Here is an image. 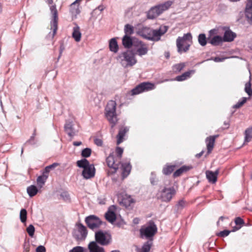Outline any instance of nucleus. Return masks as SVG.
I'll return each instance as SVG.
<instances>
[{"label":"nucleus","mask_w":252,"mask_h":252,"mask_svg":"<svg viewBox=\"0 0 252 252\" xmlns=\"http://www.w3.org/2000/svg\"><path fill=\"white\" fill-rule=\"evenodd\" d=\"M168 30V27L166 26H161L158 29L153 30L152 29L151 36L154 39H159L160 36L164 34Z\"/></svg>","instance_id":"obj_15"},{"label":"nucleus","mask_w":252,"mask_h":252,"mask_svg":"<svg viewBox=\"0 0 252 252\" xmlns=\"http://www.w3.org/2000/svg\"><path fill=\"white\" fill-rule=\"evenodd\" d=\"M236 34L230 30L226 31L222 37L223 41L224 42L232 41L236 37Z\"/></svg>","instance_id":"obj_25"},{"label":"nucleus","mask_w":252,"mask_h":252,"mask_svg":"<svg viewBox=\"0 0 252 252\" xmlns=\"http://www.w3.org/2000/svg\"><path fill=\"white\" fill-rule=\"evenodd\" d=\"M85 222L88 227L92 230L99 228L103 223L100 219L95 215H90L87 217L85 218Z\"/></svg>","instance_id":"obj_7"},{"label":"nucleus","mask_w":252,"mask_h":252,"mask_svg":"<svg viewBox=\"0 0 252 252\" xmlns=\"http://www.w3.org/2000/svg\"><path fill=\"white\" fill-rule=\"evenodd\" d=\"M218 174L219 170H217L215 172L210 170H207L206 172L207 179L209 182L212 183H215L217 182Z\"/></svg>","instance_id":"obj_23"},{"label":"nucleus","mask_w":252,"mask_h":252,"mask_svg":"<svg viewBox=\"0 0 252 252\" xmlns=\"http://www.w3.org/2000/svg\"><path fill=\"white\" fill-rule=\"evenodd\" d=\"M20 218L21 222H25L27 218V212L25 209H22L20 213Z\"/></svg>","instance_id":"obj_45"},{"label":"nucleus","mask_w":252,"mask_h":252,"mask_svg":"<svg viewBox=\"0 0 252 252\" xmlns=\"http://www.w3.org/2000/svg\"><path fill=\"white\" fill-rule=\"evenodd\" d=\"M95 9H98L100 11H102L104 9V7L103 5H99Z\"/></svg>","instance_id":"obj_64"},{"label":"nucleus","mask_w":252,"mask_h":252,"mask_svg":"<svg viewBox=\"0 0 252 252\" xmlns=\"http://www.w3.org/2000/svg\"><path fill=\"white\" fill-rule=\"evenodd\" d=\"M219 136V135H215L213 136H210L209 137H207L206 139V142L207 143V153L208 154H210L214 146V143L215 142V140L216 138Z\"/></svg>","instance_id":"obj_18"},{"label":"nucleus","mask_w":252,"mask_h":252,"mask_svg":"<svg viewBox=\"0 0 252 252\" xmlns=\"http://www.w3.org/2000/svg\"><path fill=\"white\" fill-rule=\"evenodd\" d=\"M27 191L29 195L32 197L37 194L38 189L35 186L31 185L27 188Z\"/></svg>","instance_id":"obj_35"},{"label":"nucleus","mask_w":252,"mask_h":252,"mask_svg":"<svg viewBox=\"0 0 252 252\" xmlns=\"http://www.w3.org/2000/svg\"><path fill=\"white\" fill-rule=\"evenodd\" d=\"M203 153H204V151H201V152H200L199 153L197 154L196 155V156H196V158H200V157L202 156V155L203 154Z\"/></svg>","instance_id":"obj_62"},{"label":"nucleus","mask_w":252,"mask_h":252,"mask_svg":"<svg viewBox=\"0 0 252 252\" xmlns=\"http://www.w3.org/2000/svg\"><path fill=\"white\" fill-rule=\"evenodd\" d=\"M36 252H46V249L43 246H39L36 249Z\"/></svg>","instance_id":"obj_58"},{"label":"nucleus","mask_w":252,"mask_h":252,"mask_svg":"<svg viewBox=\"0 0 252 252\" xmlns=\"http://www.w3.org/2000/svg\"><path fill=\"white\" fill-rule=\"evenodd\" d=\"M61 196L63 198V199L64 200H68L69 199V194L66 191L63 192L61 194Z\"/></svg>","instance_id":"obj_56"},{"label":"nucleus","mask_w":252,"mask_h":252,"mask_svg":"<svg viewBox=\"0 0 252 252\" xmlns=\"http://www.w3.org/2000/svg\"><path fill=\"white\" fill-rule=\"evenodd\" d=\"M251 79V76H250L249 81L245 84L244 89L245 92L249 95L250 97L252 96Z\"/></svg>","instance_id":"obj_37"},{"label":"nucleus","mask_w":252,"mask_h":252,"mask_svg":"<svg viewBox=\"0 0 252 252\" xmlns=\"http://www.w3.org/2000/svg\"><path fill=\"white\" fill-rule=\"evenodd\" d=\"M191 72H193L192 70L185 72L184 73H183L182 75L177 76L174 79V80H176L177 81H184L190 77V74Z\"/></svg>","instance_id":"obj_34"},{"label":"nucleus","mask_w":252,"mask_h":252,"mask_svg":"<svg viewBox=\"0 0 252 252\" xmlns=\"http://www.w3.org/2000/svg\"><path fill=\"white\" fill-rule=\"evenodd\" d=\"M82 144V142L81 141H74L73 142V145L75 146H79Z\"/></svg>","instance_id":"obj_61"},{"label":"nucleus","mask_w":252,"mask_h":252,"mask_svg":"<svg viewBox=\"0 0 252 252\" xmlns=\"http://www.w3.org/2000/svg\"><path fill=\"white\" fill-rule=\"evenodd\" d=\"M89 252H105L104 248L99 246L95 242H91L88 246Z\"/></svg>","instance_id":"obj_21"},{"label":"nucleus","mask_w":252,"mask_h":252,"mask_svg":"<svg viewBox=\"0 0 252 252\" xmlns=\"http://www.w3.org/2000/svg\"><path fill=\"white\" fill-rule=\"evenodd\" d=\"M106 161L109 167L110 168L111 171H108V173H115L117 170L119 168L120 162H116L114 159V156L113 153L110 154L109 156L106 158Z\"/></svg>","instance_id":"obj_11"},{"label":"nucleus","mask_w":252,"mask_h":252,"mask_svg":"<svg viewBox=\"0 0 252 252\" xmlns=\"http://www.w3.org/2000/svg\"><path fill=\"white\" fill-rule=\"evenodd\" d=\"M51 13L53 15V20L51 22V29H53V35H54L58 29V11L55 5H52L50 8Z\"/></svg>","instance_id":"obj_13"},{"label":"nucleus","mask_w":252,"mask_h":252,"mask_svg":"<svg viewBox=\"0 0 252 252\" xmlns=\"http://www.w3.org/2000/svg\"><path fill=\"white\" fill-rule=\"evenodd\" d=\"M64 129L67 134L71 138L76 135L78 132V131L74 128L72 122L66 121Z\"/></svg>","instance_id":"obj_16"},{"label":"nucleus","mask_w":252,"mask_h":252,"mask_svg":"<svg viewBox=\"0 0 252 252\" xmlns=\"http://www.w3.org/2000/svg\"><path fill=\"white\" fill-rule=\"evenodd\" d=\"M152 29L147 27H143L139 28L137 31V34L145 39L154 41H158L159 39H154L151 36Z\"/></svg>","instance_id":"obj_12"},{"label":"nucleus","mask_w":252,"mask_h":252,"mask_svg":"<svg viewBox=\"0 0 252 252\" xmlns=\"http://www.w3.org/2000/svg\"><path fill=\"white\" fill-rule=\"evenodd\" d=\"M94 237L95 241L93 242L101 246H107L112 242L111 235L109 233L106 232H103L102 230H99L96 232L95 233Z\"/></svg>","instance_id":"obj_6"},{"label":"nucleus","mask_w":252,"mask_h":252,"mask_svg":"<svg viewBox=\"0 0 252 252\" xmlns=\"http://www.w3.org/2000/svg\"><path fill=\"white\" fill-rule=\"evenodd\" d=\"M77 165L80 168H82L83 169L87 168L88 166L90 165L91 164L89 163V161L86 158H83L81 160H78L77 161Z\"/></svg>","instance_id":"obj_38"},{"label":"nucleus","mask_w":252,"mask_h":252,"mask_svg":"<svg viewBox=\"0 0 252 252\" xmlns=\"http://www.w3.org/2000/svg\"><path fill=\"white\" fill-rule=\"evenodd\" d=\"M69 252H87L85 249L81 246H76L69 251Z\"/></svg>","instance_id":"obj_51"},{"label":"nucleus","mask_w":252,"mask_h":252,"mask_svg":"<svg viewBox=\"0 0 252 252\" xmlns=\"http://www.w3.org/2000/svg\"><path fill=\"white\" fill-rule=\"evenodd\" d=\"M172 4L173 1L169 0L151 7L147 12V18L149 19H155L163 12L168 9Z\"/></svg>","instance_id":"obj_1"},{"label":"nucleus","mask_w":252,"mask_h":252,"mask_svg":"<svg viewBox=\"0 0 252 252\" xmlns=\"http://www.w3.org/2000/svg\"><path fill=\"white\" fill-rule=\"evenodd\" d=\"M64 49H65L64 46L63 44L62 43L60 44V53H59V56L58 57V60L61 58L62 53Z\"/></svg>","instance_id":"obj_60"},{"label":"nucleus","mask_w":252,"mask_h":252,"mask_svg":"<svg viewBox=\"0 0 252 252\" xmlns=\"http://www.w3.org/2000/svg\"><path fill=\"white\" fill-rule=\"evenodd\" d=\"M94 142L95 144H96L98 146H101L103 144V141L101 139L99 138H95L94 140Z\"/></svg>","instance_id":"obj_59"},{"label":"nucleus","mask_w":252,"mask_h":252,"mask_svg":"<svg viewBox=\"0 0 252 252\" xmlns=\"http://www.w3.org/2000/svg\"><path fill=\"white\" fill-rule=\"evenodd\" d=\"M125 35H130L134 33V28L130 24H126L124 28Z\"/></svg>","instance_id":"obj_41"},{"label":"nucleus","mask_w":252,"mask_h":252,"mask_svg":"<svg viewBox=\"0 0 252 252\" xmlns=\"http://www.w3.org/2000/svg\"><path fill=\"white\" fill-rule=\"evenodd\" d=\"M134 202V200L130 196H126L122 199V203L126 207H129L132 203Z\"/></svg>","instance_id":"obj_36"},{"label":"nucleus","mask_w":252,"mask_h":252,"mask_svg":"<svg viewBox=\"0 0 252 252\" xmlns=\"http://www.w3.org/2000/svg\"><path fill=\"white\" fill-rule=\"evenodd\" d=\"M116 102L114 100H110L105 109V116L110 124L111 127H113L118 122L116 109Z\"/></svg>","instance_id":"obj_2"},{"label":"nucleus","mask_w":252,"mask_h":252,"mask_svg":"<svg viewBox=\"0 0 252 252\" xmlns=\"http://www.w3.org/2000/svg\"><path fill=\"white\" fill-rule=\"evenodd\" d=\"M48 177V175H46L44 173H42V175L39 176L37 178V183L38 186L40 188H42L43 186L45 184L46 181L47 180Z\"/></svg>","instance_id":"obj_33"},{"label":"nucleus","mask_w":252,"mask_h":252,"mask_svg":"<svg viewBox=\"0 0 252 252\" xmlns=\"http://www.w3.org/2000/svg\"><path fill=\"white\" fill-rule=\"evenodd\" d=\"M245 15L248 22L252 24V0H248L245 9Z\"/></svg>","instance_id":"obj_19"},{"label":"nucleus","mask_w":252,"mask_h":252,"mask_svg":"<svg viewBox=\"0 0 252 252\" xmlns=\"http://www.w3.org/2000/svg\"><path fill=\"white\" fill-rule=\"evenodd\" d=\"M209 38L210 37L208 38L209 43H211L213 46H218L223 41L222 37L220 35H216L210 40Z\"/></svg>","instance_id":"obj_30"},{"label":"nucleus","mask_w":252,"mask_h":252,"mask_svg":"<svg viewBox=\"0 0 252 252\" xmlns=\"http://www.w3.org/2000/svg\"><path fill=\"white\" fill-rule=\"evenodd\" d=\"M175 165H169L166 164L162 169V173L165 175H168L174 170Z\"/></svg>","instance_id":"obj_40"},{"label":"nucleus","mask_w":252,"mask_h":252,"mask_svg":"<svg viewBox=\"0 0 252 252\" xmlns=\"http://www.w3.org/2000/svg\"><path fill=\"white\" fill-rule=\"evenodd\" d=\"M153 84L149 82H143L136 86L131 91L132 95L138 94L145 91L152 90L154 88Z\"/></svg>","instance_id":"obj_9"},{"label":"nucleus","mask_w":252,"mask_h":252,"mask_svg":"<svg viewBox=\"0 0 252 252\" xmlns=\"http://www.w3.org/2000/svg\"><path fill=\"white\" fill-rule=\"evenodd\" d=\"M34 231L35 228L32 224H30L27 228V232H28L29 236L31 237H33V236L34 235Z\"/></svg>","instance_id":"obj_49"},{"label":"nucleus","mask_w":252,"mask_h":252,"mask_svg":"<svg viewBox=\"0 0 252 252\" xmlns=\"http://www.w3.org/2000/svg\"><path fill=\"white\" fill-rule=\"evenodd\" d=\"M129 130V128L126 126L122 127L120 128L118 134L117 136V144L119 145L124 141V137L125 134Z\"/></svg>","instance_id":"obj_22"},{"label":"nucleus","mask_w":252,"mask_h":252,"mask_svg":"<svg viewBox=\"0 0 252 252\" xmlns=\"http://www.w3.org/2000/svg\"><path fill=\"white\" fill-rule=\"evenodd\" d=\"M72 36L76 42H79L80 41L81 33L80 32V27L77 24H75V26L73 28Z\"/></svg>","instance_id":"obj_26"},{"label":"nucleus","mask_w":252,"mask_h":252,"mask_svg":"<svg viewBox=\"0 0 252 252\" xmlns=\"http://www.w3.org/2000/svg\"><path fill=\"white\" fill-rule=\"evenodd\" d=\"M58 165H59V163L55 162V163H53V164H52L51 165L47 166L45 168L43 173H44L46 175H48L49 173L50 172V170L51 169L55 168L56 167H57Z\"/></svg>","instance_id":"obj_47"},{"label":"nucleus","mask_w":252,"mask_h":252,"mask_svg":"<svg viewBox=\"0 0 252 252\" xmlns=\"http://www.w3.org/2000/svg\"><path fill=\"white\" fill-rule=\"evenodd\" d=\"M150 182L152 185H156L158 184V179L156 177V174L154 172L151 173L150 177Z\"/></svg>","instance_id":"obj_50"},{"label":"nucleus","mask_w":252,"mask_h":252,"mask_svg":"<svg viewBox=\"0 0 252 252\" xmlns=\"http://www.w3.org/2000/svg\"><path fill=\"white\" fill-rule=\"evenodd\" d=\"M134 46L137 47L136 53L139 56L146 55L148 52L147 45L142 41L137 40L136 43H134Z\"/></svg>","instance_id":"obj_14"},{"label":"nucleus","mask_w":252,"mask_h":252,"mask_svg":"<svg viewBox=\"0 0 252 252\" xmlns=\"http://www.w3.org/2000/svg\"><path fill=\"white\" fill-rule=\"evenodd\" d=\"M91 149L89 148H86L82 151L81 156L85 158L89 157L91 156Z\"/></svg>","instance_id":"obj_46"},{"label":"nucleus","mask_w":252,"mask_h":252,"mask_svg":"<svg viewBox=\"0 0 252 252\" xmlns=\"http://www.w3.org/2000/svg\"><path fill=\"white\" fill-rule=\"evenodd\" d=\"M245 142H249L252 139V126L247 128L245 131Z\"/></svg>","instance_id":"obj_39"},{"label":"nucleus","mask_w":252,"mask_h":252,"mask_svg":"<svg viewBox=\"0 0 252 252\" xmlns=\"http://www.w3.org/2000/svg\"><path fill=\"white\" fill-rule=\"evenodd\" d=\"M198 41L199 44L202 46H204L207 44V38L205 34L200 33L198 36Z\"/></svg>","instance_id":"obj_43"},{"label":"nucleus","mask_w":252,"mask_h":252,"mask_svg":"<svg viewBox=\"0 0 252 252\" xmlns=\"http://www.w3.org/2000/svg\"><path fill=\"white\" fill-rule=\"evenodd\" d=\"M185 205L186 201L183 199H181L178 201L176 207L177 208L178 210H182L185 207Z\"/></svg>","instance_id":"obj_52"},{"label":"nucleus","mask_w":252,"mask_h":252,"mask_svg":"<svg viewBox=\"0 0 252 252\" xmlns=\"http://www.w3.org/2000/svg\"><path fill=\"white\" fill-rule=\"evenodd\" d=\"M88 234V231L86 226L82 223L77 224V229L74 231L73 233V237L77 240H84L86 238Z\"/></svg>","instance_id":"obj_10"},{"label":"nucleus","mask_w":252,"mask_h":252,"mask_svg":"<svg viewBox=\"0 0 252 252\" xmlns=\"http://www.w3.org/2000/svg\"><path fill=\"white\" fill-rule=\"evenodd\" d=\"M235 223L237 225L241 226L245 223L244 220L240 217H236L235 219Z\"/></svg>","instance_id":"obj_55"},{"label":"nucleus","mask_w":252,"mask_h":252,"mask_svg":"<svg viewBox=\"0 0 252 252\" xmlns=\"http://www.w3.org/2000/svg\"><path fill=\"white\" fill-rule=\"evenodd\" d=\"M35 135H36V129H34L32 135L31 136L30 138L28 141H27V142L25 143L24 145H26L27 144H30L31 145L35 144L34 140V137H35Z\"/></svg>","instance_id":"obj_48"},{"label":"nucleus","mask_w":252,"mask_h":252,"mask_svg":"<svg viewBox=\"0 0 252 252\" xmlns=\"http://www.w3.org/2000/svg\"><path fill=\"white\" fill-rule=\"evenodd\" d=\"M82 175L84 178L86 179H89L94 177L95 175V168L94 164H92L83 169Z\"/></svg>","instance_id":"obj_17"},{"label":"nucleus","mask_w":252,"mask_h":252,"mask_svg":"<svg viewBox=\"0 0 252 252\" xmlns=\"http://www.w3.org/2000/svg\"><path fill=\"white\" fill-rule=\"evenodd\" d=\"M225 59V58H220L219 57H216L215 58H212L210 60H213L215 62H221L224 61Z\"/></svg>","instance_id":"obj_57"},{"label":"nucleus","mask_w":252,"mask_h":252,"mask_svg":"<svg viewBox=\"0 0 252 252\" xmlns=\"http://www.w3.org/2000/svg\"><path fill=\"white\" fill-rule=\"evenodd\" d=\"M136 43V41H132V38L130 36L125 35L122 39V43L123 46L127 49H129L132 45L134 46V43Z\"/></svg>","instance_id":"obj_24"},{"label":"nucleus","mask_w":252,"mask_h":252,"mask_svg":"<svg viewBox=\"0 0 252 252\" xmlns=\"http://www.w3.org/2000/svg\"><path fill=\"white\" fill-rule=\"evenodd\" d=\"M110 50L114 53L118 52L119 49L118 45L115 38H112L109 41Z\"/></svg>","instance_id":"obj_32"},{"label":"nucleus","mask_w":252,"mask_h":252,"mask_svg":"<svg viewBox=\"0 0 252 252\" xmlns=\"http://www.w3.org/2000/svg\"><path fill=\"white\" fill-rule=\"evenodd\" d=\"M231 231L228 230H224L223 231H221L219 233L217 234V235L219 236H220L222 237H224L227 236H228L229 233H230Z\"/></svg>","instance_id":"obj_54"},{"label":"nucleus","mask_w":252,"mask_h":252,"mask_svg":"<svg viewBox=\"0 0 252 252\" xmlns=\"http://www.w3.org/2000/svg\"><path fill=\"white\" fill-rule=\"evenodd\" d=\"M81 0H76L74 2L70 4V11L72 14L76 15L80 13V11L79 9V2Z\"/></svg>","instance_id":"obj_28"},{"label":"nucleus","mask_w":252,"mask_h":252,"mask_svg":"<svg viewBox=\"0 0 252 252\" xmlns=\"http://www.w3.org/2000/svg\"><path fill=\"white\" fill-rule=\"evenodd\" d=\"M153 245V239H150L144 243L141 249H138L137 252H150Z\"/></svg>","instance_id":"obj_27"},{"label":"nucleus","mask_w":252,"mask_h":252,"mask_svg":"<svg viewBox=\"0 0 252 252\" xmlns=\"http://www.w3.org/2000/svg\"><path fill=\"white\" fill-rule=\"evenodd\" d=\"M191 168L192 167L191 166L184 165L180 167L179 169H177L175 172H174L173 176L174 178L179 177L183 173L189 171Z\"/></svg>","instance_id":"obj_31"},{"label":"nucleus","mask_w":252,"mask_h":252,"mask_svg":"<svg viewBox=\"0 0 252 252\" xmlns=\"http://www.w3.org/2000/svg\"><path fill=\"white\" fill-rule=\"evenodd\" d=\"M117 59L125 68L132 66L137 63L134 54L129 50L120 53Z\"/></svg>","instance_id":"obj_3"},{"label":"nucleus","mask_w":252,"mask_h":252,"mask_svg":"<svg viewBox=\"0 0 252 252\" xmlns=\"http://www.w3.org/2000/svg\"><path fill=\"white\" fill-rule=\"evenodd\" d=\"M119 168L122 170V174L123 177H126L131 171V166L129 163H121L120 162Z\"/></svg>","instance_id":"obj_20"},{"label":"nucleus","mask_w":252,"mask_h":252,"mask_svg":"<svg viewBox=\"0 0 252 252\" xmlns=\"http://www.w3.org/2000/svg\"><path fill=\"white\" fill-rule=\"evenodd\" d=\"M185 66V64L184 63L175 64L172 66L173 71L175 73H179L184 68Z\"/></svg>","instance_id":"obj_42"},{"label":"nucleus","mask_w":252,"mask_h":252,"mask_svg":"<svg viewBox=\"0 0 252 252\" xmlns=\"http://www.w3.org/2000/svg\"><path fill=\"white\" fill-rule=\"evenodd\" d=\"M241 227V226H235L233 228V229L232 230V231L233 232H234V231H236L237 230H238L239 229H240Z\"/></svg>","instance_id":"obj_63"},{"label":"nucleus","mask_w":252,"mask_h":252,"mask_svg":"<svg viewBox=\"0 0 252 252\" xmlns=\"http://www.w3.org/2000/svg\"><path fill=\"white\" fill-rule=\"evenodd\" d=\"M250 99V97H243L241 100L238 101V102L233 106V108L235 109H238L242 107L247 101L248 99Z\"/></svg>","instance_id":"obj_44"},{"label":"nucleus","mask_w":252,"mask_h":252,"mask_svg":"<svg viewBox=\"0 0 252 252\" xmlns=\"http://www.w3.org/2000/svg\"><path fill=\"white\" fill-rule=\"evenodd\" d=\"M175 194L176 190L174 187H164L160 191V196L159 198L162 201L168 202Z\"/></svg>","instance_id":"obj_8"},{"label":"nucleus","mask_w":252,"mask_h":252,"mask_svg":"<svg viewBox=\"0 0 252 252\" xmlns=\"http://www.w3.org/2000/svg\"><path fill=\"white\" fill-rule=\"evenodd\" d=\"M157 227L155 222L151 220L149 222L148 226H143L140 229V234L141 237H145L147 239H153V237L157 232Z\"/></svg>","instance_id":"obj_5"},{"label":"nucleus","mask_w":252,"mask_h":252,"mask_svg":"<svg viewBox=\"0 0 252 252\" xmlns=\"http://www.w3.org/2000/svg\"><path fill=\"white\" fill-rule=\"evenodd\" d=\"M105 217L107 220L109 222L113 223L116 219V215L115 213L109 209L105 214Z\"/></svg>","instance_id":"obj_29"},{"label":"nucleus","mask_w":252,"mask_h":252,"mask_svg":"<svg viewBox=\"0 0 252 252\" xmlns=\"http://www.w3.org/2000/svg\"><path fill=\"white\" fill-rule=\"evenodd\" d=\"M123 149L120 147H117L116 149V153L117 154V156L118 157V158L120 159L121 158L122 154L123 153Z\"/></svg>","instance_id":"obj_53"},{"label":"nucleus","mask_w":252,"mask_h":252,"mask_svg":"<svg viewBox=\"0 0 252 252\" xmlns=\"http://www.w3.org/2000/svg\"><path fill=\"white\" fill-rule=\"evenodd\" d=\"M192 35L190 32L184 34L183 36H179L176 40V45L178 52L182 54L187 52L189 49L190 44L188 42H191Z\"/></svg>","instance_id":"obj_4"}]
</instances>
